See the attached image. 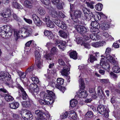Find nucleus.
<instances>
[{
	"mask_svg": "<svg viewBox=\"0 0 120 120\" xmlns=\"http://www.w3.org/2000/svg\"><path fill=\"white\" fill-rule=\"evenodd\" d=\"M32 33V30L31 29H26L23 28L19 31L15 30L14 34L15 36L17 38L21 37L25 38L30 35Z\"/></svg>",
	"mask_w": 120,
	"mask_h": 120,
	"instance_id": "1",
	"label": "nucleus"
},
{
	"mask_svg": "<svg viewBox=\"0 0 120 120\" xmlns=\"http://www.w3.org/2000/svg\"><path fill=\"white\" fill-rule=\"evenodd\" d=\"M12 30L10 26L4 25L0 29V35L3 38L10 37L12 34Z\"/></svg>",
	"mask_w": 120,
	"mask_h": 120,
	"instance_id": "2",
	"label": "nucleus"
},
{
	"mask_svg": "<svg viewBox=\"0 0 120 120\" xmlns=\"http://www.w3.org/2000/svg\"><path fill=\"white\" fill-rule=\"evenodd\" d=\"M80 90L77 93V96L79 98H86L88 95L87 92L86 90H83L85 88V85L82 78H80L79 80Z\"/></svg>",
	"mask_w": 120,
	"mask_h": 120,
	"instance_id": "3",
	"label": "nucleus"
},
{
	"mask_svg": "<svg viewBox=\"0 0 120 120\" xmlns=\"http://www.w3.org/2000/svg\"><path fill=\"white\" fill-rule=\"evenodd\" d=\"M70 15L72 20L75 22H77L78 21V19L81 18L83 16V14L81 11L79 10H76Z\"/></svg>",
	"mask_w": 120,
	"mask_h": 120,
	"instance_id": "4",
	"label": "nucleus"
},
{
	"mask_svg": "<svg viewBox=\"0 0 120 120\" xmlns=\"http://www.w3.org/2000/svg\"><path fill=\"white\" fill-rule=\"evenodd\" d=\"M48 93L45 94L44 95V99L47 102V104H50L51 102H49L52 99L55 98V94L52 91L48 90Z\"/></svg>",
	"mask_w": 120,
	"mask_h": 120,
	"instance_id": "5",
	"label": "nucleus"
},
{
	"mask_svg": "<svg viewBox=\"0 0 120 120\" xmlns=\"http://www.w3.org/2000/svg\"><path fill=\"white\" fill-rule=\"evenodd\" d=\"M111 49L109 48H107L106 49L105 55L107 59L109 60L110 62L112 64L114 65L117 64L116 61L110 55L109 53L110 52Z\"/></svg>",
	"mask_w": 120,
	"mask_h": 120,
	"instance_id": "6",
	"label": "nucleus"
},
{
	"mask_svg": "<svg viewBox=\"0 0 120 120\" xmlns=\"http://www.w3.org/2000/svg\"><path fill=\"white\" fill-rule=\"evenodd\" d=\"M11 77L8 72H1L0 73V80L3 81L10 80Z\"/></svg>",
	"mask_w": 120,
	"mask_h": 120,
	"instance_id": "7",
	"label": "nucleus"
},
{
	"mask_svg": "<svg viewBox=\"0 0 120 120\" xmlns=\"http://www.w3.org/2000/svg\"><path fill=\"white\" fill-rule=\"evenodd\" d=\"M64 80L61 78H58L57 80V83L55 85V87L61 90L63 93L64 91L65 88L62 87L61 85H62L64 83Z\"/></svg>",
	"mask_w": 120,
	"mask_h": 120,
	"instance_id": "8",
	"label": "nucleus"
},
{
	"mask_svg": "<svg viewBox=\"0 0 120 120\" xmlns=\"http://www.w3.org/2000/svg\"><path fill=\"white\" fill-rule=\"evenodd\" d=\"M74 28L78 32L81 34H85L87 31V28L82 26L79 25H75L74 26Z\"/></svg>",
	"mask_w": 120,
	"mask_h": 120,
	"instance_id": "9",
	"label": "nucleus"
},
{
	"mask_svg": "<svg viewBox=\"0 0 120 120\" xmlns=\"http://www.w3.org/2000/svg\"><path fill=\"white\" fill-rule=\"evenodd\" d=\"M97 111L99 113L102 115H105L106 111V109L104 105H99L97 108Z\"/></svg>",
	"mask_w": 120,
	"mask_h": 120,
	"instance_id": "10",
	"label": "nucleus"
},
{
	"mask_svg": "<svg viewBox=\"0 0 120 120\" xmlns=\"http://www.w3.org/2000/svg\"><path fill=\"white\" fill-rule=\"evenodd\" d=\"M19 89L21 90L22 94V97L23 100H26L30 99L24 89L21 86L19 87Z\"/></svg>",
	"mask_w": 120,
	"mask_h": 120,
	"instance_id": "11",
	"label": "nucleus"
},
{
	"mask_svg": "<svg viewBox=\"0 0 120 120\" xmlns=\"http://www.w3.org/2000/svg\"><path fill=\"white\" fill-rule=\"evenodd\" d=\"M93 16L94 15L91 12H88L86 15L83 16L82 19L83 20L89 21L93 17Z\"/></svg>",
	"mask_w": 120,
	"mask_h": 120,
	"instance_id": "12",
	"label": "nucleus"
},
{
	"mask_svg": "<svg viewBox=\"0 0 120 120\" xmlns=\"http://www.w3.org/2000/svg\"><path fill=\"white\" fill-rule=\"evenodd\" d=\"M32 101L30 99H27L26 101L22 102L21 103L24 107H30L32 104Z\"/></svg>",
	"mask_w": 120,
	"mask_h": 120,
	"instance_id": "13",
	"label": "nucleus"
},
{
	"mask_svg": "<svg viewBox=\"0 0 120 120\" xmlns=\"http://www.w3.org/2000/svg\"><path fill=\"white\" fill-rule=\"evenodd\" d=\"M101 59L100 62V64L101 66H102V67L104 69L106 70H109L110 68V66L109 64L107 63H105L104 61H103Z\"/></svg>",
	"mask_w": 120,
	"mask_h": 120,
	"instance_id": "14",
	"label": "nucleus"
},
{
	"mask_svg": "<svg viewBox=\"0 0 120 120\" xmlns=\"http://www.w3.org/2000/svg\"><path fill=\"white\" fill-rule=\"evenodd\" d=\"M58 34L59 35L60 37L64 39L66 38H67L68 35V32L62 30L59 31Z\"/></svg>",
	"mask_w": 120,
	"mask_h": 120,
	"instance_id": "15",
	"label": "nucleus"
},
{
	"mask_svg": "<svg viewBox=\"0 0 120 120\" xmlns=\"http://www.w3.org/2000/svg\"><path fill=\"white\" fill-rule=\"evenodd\" d=\"M102 87L101 86H98L97 87L98 95L100 98L102 99L104 97V94L103 90H101Z\"/></svg>",
	"mask_w": 120,
	"mask_h": 120,
	"instance_id": "16",
	"label": "nucleus"
},
{
	"mask_svg": "<svg viewBox=\"0 0 120 120\" xmlns=\"http://www.w3.org/2000/svg\"><path fill=\"white\" fill-rule=\"evenodd\" d=\"M69 67L66 65L64 67L63 69L61 71V73L62 75L67 76L68 75V72L69 71Z\"/></svg>",
	"mask_w": 120,
	"mask_h": 120,
	"instance_id": "17",
	"label": "nucleus"
},
{
	"mask_svg": "<svg viewBox=\"0 0 120 120\" xmlns=\"http://www.w3.org/2000/svg\"><path fill=\"white\" fill-rule=\"evenodd\" d=\"M33 2L30 1L26 0L24 1V5L26 8H31L33 7Z\"/></svg>",
	"mask_w": 120,
	"mask_h": 120,
	"instance_id": "18",
	"label": "nucleus"
},
{
	"mask_svg": "<svg viewBox=\"0 0 120 120\" xmlns=\"http://www.w3.org/2000/svg\"><path fill=\"white\" fill-rule=\"evenodd\" d=\"M34 114L35 116L37 117L38 119L41 118L43 116V112L42 111L40 110H36L34 112Z\"/></svg>",
	"mask_w": 120,
	"mask_h": 120,
	"instance_id": "19",
	"label": "nucleus"
},
{
	"mask_svg": "<svg viewBox=\"0 0 120 120\" xmlns=\"http://www.w3.org/2000/svg\"><path fill=\"white\" fill-rule=\"evenodd\" d=\"M1 15L4 17H9L11 15V11L9 9H8L5 12L1 14Z\"/></svg>",
	"mask_w": 120,
	"mask_h": 120,
	"instance_id": "20",
	"label": "nucleus"
},
{
	"mask_svg": "<svg viewBox=\"0 0 120 120\" xmlns=\"http://www.w3.org/2000/svg\"><path fill=\"white\" fill-rule=\"evenodd\" d=\"M22 117L24 119L25 118L27 120H31L32 119L33 117L31 112L29 111H28L26 113L25 116L24 117L22 116Z\"/></svg>",
	"mask_w": 120,
	"mask_h": 120,
	"instance_id": "21",
	"label": "nucleus"
},
{
	"mask_svg": "<svg viewBox=\"0 0 120 120\" xmlns=\"http://www.w3.org/2000/svg\"><path fill=\"white\" fill-rule=\"evenodd\" d=\"M70 114L69 118H71L72 120H76L77 119V116L75 113H74L73 111H71L69 112Z\"/></svg>",
	"mask_w": 120,
	"mask_h": 120,
	"instance_id": "22",
	"label": "nucleus"
},
{
	"mask_svg": "<svg viewBox=\"0 0 120 120\" xmlns=\"http://www.w3.org/2000/svg\"><path fill=\"white\" fill-rule=\"evenodd\" d=\"M3 96L4 97L5 100L7 101H11L14 99L12 96L8 94H4Z\"/></svg>",
	"mask_w": 120,
	"mask_h": 120,
	"instance_id": "23",
	"label": "nucleus"
},
{
	"mask_svg": "<svg viewBox=\"0 0 120 120\" xmlns=\"http://www.w3.org/2000/svg\"><path fill=\"white\" fill-rule=\"evenodd\" d=\"M76 40L77 44H81V45H82V44H81L82 43V45H87L88 44L87 43L88 42H87L86 41H82V39L80 38H77L76 39Z\"/></svg>",
	"mask_w": 120,
	"mask_h": 120,
	"instance_id": "24",
	"label": "nucleus"
},
{
	"mask_svg": "<svg viewBox=\"0 0 120 120\" xmlns=\"http://www.w3.org/2000/svg\"><path fill=\"white\" fill-rule=\"evenodd\" d=\"M54 40L55 41V43L56 44H59V45H65L66 43L65 41L60 39H55Z\"/></svg>",
	"mask_w": 120,
	"mask_h": 120,
	"instance_id": "25",
	"label": "nucleus"
},
{
	"mask_svg": "<svg viewBox=\"0 0 120 120\" xmlns=\"http://www.w3.org/2000/svg\"><path fill=\"white\" fill-rule=\"evenodd\" d=\"M97 33H93L90 34V38L93 40H96L99 39V36L97 34Z\"/></svg>",
	"mask_w": 120,
	"mask_h": 120,
	"instance_id": "26",
	"label": "nucleus"
},
{
	"mask_svg": "<svg viewBox=\"0 0 120 120\" xmlns=\"http://www.w3.org/2000/svg\"><path fill=\"white\" fill-rule=\"evenodd\" d=\"M117 62V64H116L114 65L112 64L113 65H114L112 68V70L113 72L116 73H118L120 71V68L118 66V62Z\"/></svg>",
	"mask_w": 120,
	"mask_h": 120,
	"instance_id": "27",
	"label": "nucleus"
},
{
	"mask_svg": "<svg viewBox=\"0 0 120 120\" xmlns=\"http://www.w3.org/2000/svg\"><path fill=\"white\" fill-rule=\"evenodd\" d=\"M19 104L17 102H14L10 104V107L11 109H16L19 107Z\"/></svg>",
	"mask_w": 120,
	"mask_h": 120,
	"instance_id": "28",
	"label": "nucleus"
},
{
	"mask_svg": "<svg viewBox=\"0 0 120 120\" xmlns=\"http://www.w3.org/2000/svg\"><path fill=\"white\" fill-rule=\"evenodd\" d=\"M102 29L103 30H107L109 27V25L106 22H104L101 24Z\"/></svg>",
	"mask_w": 120,
	"mask_h": 120,
	"instance_id": "29",
	"label": "nucleus"
},
{
	"mask_svg": "<svg viewBox=\"0 0 120 120\" xmlns=\"http://www.w3.org/2000/svg\"><path fill=\"white\" fill-rule=\"evenodd\" d=\"M12 6L15 8L18 9H22L23 8L21 5L16 2H13Z\"/></svg>",
	"mask_w": 120,
	"mask_h": 120,
	"instance_id": "30",
	"label": "nucleus"
},
{
	"mask_svg": "<svg viewBox=\"0 0 120 120\" xmlns=\"http://www.w3.org/2000/svg\"><path fill=\"white\" fill-rule=\"evenodd\" d=\"M44 34L45 36H49L51 39L53 38L52 32L50 31L46 30L44 32Z\"/></svg>",
	"mask_w": 120,
	"mask_h": 120,
	"instance_id": "31",
	"label": "nucleus"
},
{
	"mask_svg": "<svg viewBox=\"0 0 120 120\" xmlns=\"http://www.w3.org/2000/svg\"><path fill=\"white\" fill-rule=\"evenodd\" d=\"M77 104V101L76 100L73 99L70 101V107L72 108L75 107Z\"/></svg>",
	"mask_w": 120,
	"mask_h": 120,
	"instance_id": "32",
	"label": "nucleus"
},
{
	"mask_svg": "<svg viewBox=\"0 0 120 120\" xmlns=\"http://www.w3.org/2000/svg\"><path fill=\"white\" fill-rule=\"evenodd\" d=\"M69 55L71 58L75 60L77 58V55L76 51L71 52L69 54Z\"/></svg>",
	"mask_w": 120,
	"mask_h": 120,
	"instance_id": "33",
	"label": "nucleus"
},
{
	"mask_svg": "<svg viewBox=\"0 0 120 120\" xmlns=\"http://www.w3.org/2000/svg\"><path fill=\"white\" fill-rule=\"evenodd\" d=\"M90 25H91L92 27L95 28H99L100 27V25L99 23L96 21L92 22Z\"/></svg>",
	"mask_w": 120,
	"mask_h": 120,
	"instance_id": "34",
	"label": "nucleus"
},
{
	"mask_svg": "<svg viewBox=\"0 0 120 120\" xmlns=\"http://www.w3.org/2000/svg\"><path fill=\"white\" fill-rule=\"evenodd\" d=\"M36 85L33 83L31 84L29 86V91L31 93L33 92L36 89L35 88Z\"/></svg>",
	"mask_w": 120,
	"mask_h": 120,
	"instance_id": "35",
	"label": "nucleus"
},
{
	"mask_svg": "<svg viewBox=\"0 0 120 120\" xmlns=\"http://www.w3.org/2000/svg\"><path fill=\"white\" fill-rule=\"evenodd\" d=\"M103 6V5L102 4L99 3L95 5V8L96 10L99 11H101L102 10Z\"/></svg>",
	"mask_w": 120,
	"mask_h": 120,
	"instance_id": "36",
	"label": "nucleus"
},
{
	"mask_svg": "<svg viewBox=\"0 0 120 120\" xmlns=\"http://www.w3.org/2000/svg\"><path fill=\"white\" fill-rule=\"evenodd\" d=\"M38 12L41 15H44L45 13V11L44 8L40 7L38 9Z\"/></svg>",
	"mask_w": 120,
	"mask_h": 120,
	"instance_id": "37",
	"label": "nucleus"
},
{
	"mask_svg": "<svg viewBox=\"0 0 120 120\" xmlns=\"http://www.w3.org/2000/svg\"><path fill=\"white\" fill-rule=\"evenodd\" d=\"M35 56L36 61L39 60L41 59V55L37 50L35 51Z\"/></svg>",
	"mask_w": 120,
	"mask_h": 120,
	"instance_id": "38",
	"label": "nucleus"
},
{
	"mask_svg": "<svg viewBox=\"0 0 120 120\" xmlns=\"http://www.w3.org/2000/svg\"><path fill=\"white\" fill-rule=\"evenodd\" d=\"M46 24L47 26L51 28H53L54 27V24L53 22L51 21L46 22Z\"/></svg>",
	"mask_w": 120,
	"mask_h": 120,
	"instance_id": "39",
	"label": "nucleus"
},
{
	"mask_svg": "<svg viewBox=\"0 0 120 120\" xmlns=\"http://www.w3.org/2000/svg\"><path fill=\"white\" fill-rule=\"evenodd\" d=\"M75 7L74 5L73 4H70V10L69 11L70 15L72 14L75 10Z\"/></svg>",
	"mask_w": 120,
	"mask_h": 120,
	"instance_id": "40",
	"label": "nucleus"
},
{
	"mask_svg": "<svg viewBox=\"0 0 120 120\" xmlns=\"http://www.w3.org/2000/svg\"><path fill=\"white\" fill-rule=\"evenodd\" d=\"M70 113H68L67 112H65L64 113H62L61 115V118L62 119H64L67 118L69 115L70 114Z\"/></svg>",
	"mask_w": 120,
	"mask_h": 120,
	"instance_id": "41",
	"label": "nucleus"
},
{
	"mask_svg": "<svg viewBox=\"0 0 120 120\" xmlns=\"http://www.w3.org/2000/svg\"><path fill=\"white\" fill-rule=\"evenodd\" d=\"M86 4H87L88 7H89L91 9H93L94 8V6L93 4H94L95 3L93 1H90V2H86Z\"/></svg>",
	"mask_w": 120,
	"mask_h": 120,
	"instance_id": "42",
	"label": "nucleus"
},
{
	"mask_svg": "<svg viewBox=\"0 0 120 120\" xmlns=\"http://www.w3.org/2000/svg\"><path fill=\"white\" fill-rule=\"evenodd\" d=\"M51 14L52 17L56 18L57 17L56 11L54 9H53L50 12Z\"/></svg>",
	"mask_w": 120,
	"mask_h": 120,
	"instance_id": "43",
	"label": "nucleus"
},
{
	"mask_svg": "<svg viewBox=\"0 0 120 120\" xmlns=\"http://www.w3.org/2000/svg\"><path fill=\"white\" fill-rule=\"evenodd\" d=\"M98 28H95L93 27H91L90 30L91 32H94L96 33H98L99 31Z\"/></svg>",
	"mask_w": 120,
	"mask_h": 120,
	"instance_id": "44",
	"label": "nucleus"
},
{
	"mask_svg": "<svg viewBox=\"0 0 120 120\" xmlns=\"http://www.w3.org/2000/svg\"><path fill=\"white\" fill-rule=\"evenodd\" d=\"M34 23L38 26H40L42 24V22L38 18L34 21Z\"/></svg>",
	"mask_w": 120,
	"mask_h": 120,
	"instance_id": "45",
	"label": "nucleus"
},
{
	"mask_svg": "<svg viewBox=\"0 0 120 120\" xmlns=\"http://www.w3.org/2000/svg\"><path fill=\"white\" fill-rule=\"evenodd\" d=\"M62 22L59 20L55 19L53 20V22L59 27L61 26V24Z\"/></svg>",
	"mask_w": 120,
	"mask_h": 120,
	"instance_id": "46",
	"label": "nucleus"
},
{
	"mask_svg": "<svg viewBox=\"0 0 120 120\" xmlns=\"http://www.w3.org/2000/svg\"><path fill=\"white\" fill-rule=\"evenodd\" d=\"M85 116L87 118H92L93 116L92 112L91 111H88L86 114Z\"/></svg>",
	"mask_w": 120,
	"mask_h": 120,
	"instance_id": "47",
	"label": "nucleus"
},
{
	"mask_svg": "<svg viewBox=\"0 0 120 120\" xmlns=\"http://www.w3.org/2000/svg\"><path fill=\"white\" fill-rule=\"evenodd\" d=\"M106 44V42L105 41L101 40L100 41L94 43V44H92V45H97L98 44L99 45H102Z\"/></svg>",
	"mask_w": 120,
	"mask_h": 120,
	"instance_id": "48",
	"label": "nucleus"
},
{
	"mask_svg": "<svg viewBox=\"0 0 120 120\" xmlns=\"http://www.w3.org/2000/svg\"><path fill=\"white\" fill-rule=\"evenodd\" d=\"M61 24V26H60L59 27L61 28L63 30H65L67 29V25L64 22H62Z\"/></svg>",
	"mask_w": 120,
	"mask_h": 120,
	"instance_id": "49",
	"label": "nucleus"
},
{
	"mask_svg": "<svg viewBox=\"0 0 120 120\" xmlns=\"http://www.w3.org/2000/svg\"><path fill=\"white\" fill-rule=\"evenodd\" d=\"M97 60V59L92 54H91L90 55V62L93 63L94 61Z\"/></svg>",
	"mask_w": 120,
	"mask_h": 120,
	"instance_id": "50",
	"label": "nucleus"
},
{
	"mask_svg": "<svg viewBox=\"0 0 120 120\" xmlns=\"http://www.w3.org/2000/svg\"><path fill=\"white\" fill-rule=\"evenodd\" d=\"M36 61L37 63L36 65L38 67L39 69L41 68L42 67V65L40 61L39 60H36Z\"/></svg>",
	"mask_w": 120,
	"mask_h": 120,
	"instance_id": "51",
	"label": "nucleus"
},
{
	"mask_svg": "<svg viewBox=\"0 0 120 120\" xmlns=\"http://www.w3.org/2000/svg\"><path fill=\"white\" fill-rule=\"evenodd\" d=\"M82 10L83 12L84 15H86V14H87L88 12L89 13L91 12L90 10L86 8H83Z\"/></svg>",
	"mask_w": 120,
	"mask_h": 120,
	"instance_id": "52",
	"label": "nucleus"
},
{
	"mask_svg": "<svg viewBox=\"0 0 120 120\" xmlns=\"http://www.w3.org/2000/svg\"><path fill=\"white\" fill-rule=\"evenodd\" d=\"M39 102L42 105H49L47 104V103L46 101H45V100H43L42 99H39Z\"/></svg>",
	"mask_w": 120,
	"mask_h": 120,
	"instance_id": "53",
	"label": "nucleus"
},
{
	"mask_svg": "<svg viewBox=\"0 0 120 120\" xmlns=\"http://www.w3.org/2000/svg\"><path fill=\"white\" fill-rule=\"evenodd\" d=\"M42 3L45 5H48L50 4V0H40Z\"/></svg>",
	"mask_w": 120,
	"mask_h": 120,
	"instance_id": "54",
	"label": "nucleus"
},
{
	"mask_svg": "<svg viewBox=\"0 0 120 120\" xmlns=\"http://www.w3.org/2000/svg\"><path fill=\"white\" fill-rule=\"evenodd\" d=\"M43 20L46 23V22H49V21H51L50 19V17L49 15H46L45 17L43 19Z\"/></svg>",
	"mask_w": 120,
	"mask_h": 120,
	"instance_id": "55",
	"label": "nucleus"
},
{
	"mask_svg": "<svg viewBox=\"0 0 120 120\" xmlns=\"http://www.w3.org/2000/svg\"><path fill=\"white\" fill-rule=\"evenodd\" d=\"M57 49L55 47H53L51 49L50 52L52 55L55 54L56 53Z\"/></svg>",
	"mask_w": 120,
	"mask_h": 120,
	"instance_id": "56",
	"label": "nucleus"
},
{
	"mask_svg": "<svg viewBox=\"0 0 120 120\" xmlns=\"http://www.w3.org/2000/svg\"><path fill=\"white\" fill-rule=\"evenodd\" d=\"M44 57L46 59L51 60V55L50 54H46L44 55Z\"/></svg>",
	"mask_w": 120,
	"mask_h": 120,
	"instance_id": "57",
	"label": "nucleus"
},
{
	"mask_svg": "<svg viewBox=\"0 0 120 120\" xmlns=\"http://www.w3.org/2000/svg\"><path fill=\"white\" fill-rule=\"evenodd\" d=\"M18 74L21 78H23L25 77V74L23 72H19L18 73Z\"/></svg>",
	"mask_w": 120,
	"mask_h": 120,
	"instance_id": "58",
	"label": "nucleus"
},
{
	"mask_svg": "<svg viewBox=\"0 0 120 120\" xmlns=\"http://www.w3.org/2000/svg\"><path fill=\"white\" fill-rule=\"evenodd\" d=\"M24 20L27 23L30 24H32V20L30 19H27L26 18H24Z\"/></svg>",
	"mask_w": 120,
	"mask_h": 120,
	"instance_id": "59",
	"label": "nucleus"
},
{
	"mask_svg": "<svg viewBox=\"0 0 120 120\" xmlns=\"http://www.w3.org/2000/svg\"><path fill=\"white\" fill-rule=\"evenodd\" d=\"M34 70V68L33 66L30 67L27 69L26 71V72L27 73L28 72L30 73L33 71Z\"/></svg>",
	"mask_w": 120,
	"mask_h": 120,
	"instance_id": "60",
	"label": "nucleus"
},
{
	"mask_svg": "<svg viewBox=\"0 0 120 120\" xmlns=\"http://www.w3.org/2000/svg\"><path fill=\"white\" fill-rule=\"evenodd\" d=\"M58 61V63L60 65L63 66H64L65 65V64L64 62L62 59H59Z\"/></svg>",
	"mask_w": 120,
	"mask_h": 120,
	"instance_id": "61",
	"label": "nucleus"
},
{
	"mask_svg": "<svg viewBox=\"0 0 120 120\" xmlns=\"http://www.w3.org/2000/svg\"><path fill=\"white\" fill-rule=\"evenodd\" d=\"M58 4L57 6V8L59 10L63 8L62 4L60 3Z\"/></svg>",
	"mask_w": 120,
	"mask_h": 120,
	"instance_id": "62",
	"label": "nucleus"
},
{
	"mask_svg": "<svg viewBox=\"0 0 120 120\" xmlns=\"http://www.w3.org/2000/svg\"><path fill=\"white\" fill-rule=\"evenodd\" d=\"M102 34L106 38L108 37L109 36L110 37H111V36L109 35V34L107 32H106L105 31L103 32L102 33Z\"/></svg>",
	"mask_w": 120,
	"mask_h": 120,
	"instance_id": "63",
	"label": "nucleus"
},
{
	"mask_svg": "<svg viewBox=\"0 0 120 120\" xmlns=\"http://www.w3.org/2000/svg\"><path fill=\"white\" fill-rule=\"evenodd\" d=\"M13 16L14 19L17 21H18L19 20V18L15 14H13Z\"/></svg>",
	"mask_w": 120,
	"mask_h": 120,
	"instance_id": "64",
	"label": "nucleus"
}]
</instances>
